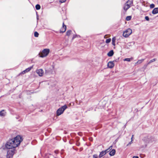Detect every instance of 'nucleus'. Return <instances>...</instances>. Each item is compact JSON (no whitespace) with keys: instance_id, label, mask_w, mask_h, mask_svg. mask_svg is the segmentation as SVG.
<instances>
[{"instance_id":"20e7f679","label":"nucleus","mask_w":158,"mask_h":158,"mask_svg":"<svg viewBox=\"0 0 158 158\" xmlns=\"http://www.w3.org/2000/svg\"><path fill=\"white\" fill-rule=\"evenodd\" d=\"M133 1L132 0H128L124 5L123 9L124 10L126 11L133 4Z\"/></svg>"},{"instance_id":"f03ea898","label":"nucleus","mask_w":158,"mask_h":158,"mask_svg":"<svg viewBox=\"0 0 158 158\" xmlns=\"http://www.w3.org/2000/svg\"><path fill=\"white\" fill-rule=\"evenodd\" d=\"M67 106L65 105L59 108L56 111V116H59L62 114L64 110L67 108Z\"/></svg>"},{"instance_id":"bb28decb","label":"nucleus","mask_w":158,"mask_h":158,"mask_svg":"<svg viewBox=\"0 0 158 158\" xmlns=\"http://www.w3.org/2000/svg\"><path fill=\"white\" fill-rule=\"evenodd\" d=\"M66 0H60V2L61 3H63L65 2Z\"/></svg>"},{"instance_id":"c85d7f7f","label":"nucleus","mask_w":158,"mask_h":158,"mask_svg":"<svg viewBox=\"0 0 158 158\" xmlns=\"http://www.w3.org/2000/svg\"><path fill=\"white\" fill-rule=\"evenodd\" d=\"M132 158H139L138 156H134Z\"/></svg>"},{"instance_id":"412c9836","label":"nucleus","mask_w":158,"mask_h":158,"mask_svg":"<svg viewBox=\"0 0 158 158\" xmlns=\"http://www.w3.org/2000/svg\"><path fill=\"white\" fill-rule=\"evenodd\" d=\"M111 40L110 38L106 40V43H109L110 42Z\"/></svg>"},{"instance_id":"2eb2a0df","label":"nucleus","mask_w":158,"mask_h":158,"mask_svg":"<svg viewBox=\"0 0 158 158\" xmlns=\"http://www.w3.org/2000/svg\"><path fill=\"white\" fill-rule=\"evenodd\" d=\"M72 32V31L71 30L68 31L66 32V35L68 36H69Z\"/></svg>"},{"instance_id":"473e14b6","label":"nucleus","mask_w":158,"mask_h":158,"mask_svg":"<svg viewBox=\"0 0 158 158\" xmlns=\"http://www.w3.org/2000/svg\"><path fill=\"white\" fill-rule=\"evenodd\" d=\"M52 68H53V69H54V66H53Z\"/></svg>"},{"instance_id":"dca6fc26","label":"nucleus","mask_w":158,"mask_h":158,"mask_svg":"<svg viewBox=\"0 0 158 158\" xmlns=\"http://www.w3.org/2000/svg\"><path fill=\"white\" fill-rule=\"evenodd\" d=\"M131 18V16H127L126 18V19L127 21H129L130 20Z\"/></svg>"},{"instance_id":"1a4fd4ad","label":"nucleus","mask_w":158,"mask_h":158,"mask_svg":"<svg viewBox=\"0 0 158 158\" xmlns=\"http://www.w3.org/2000/svg\"><path fill=\"white\" fill-rule=\"evenodd\" d=\"M107 65L109 68L111 69L114 66V64L113 61H110L108 63Z\"/></svg>"},{"instance_id":"7c9ffc66","label":"nucleus","mask_w":158,"mask_h":158,"mask_svg":"<svg viewBox=\"0 0 158 158\" xmlns=\"http://www.w3.org/2000/svg\"><path fill=\"white\" fill-rule=\"evenodd\" d=\"M75 37H76L74 35L73 38V39L75 38Z\"/></svg>"},{"instance_id":"4be33fe9","label":"nucleus","mask_w":158,"mask_h":158,"mask_svg":"<svg viewBox=\"0 0 158 158\" xmlns=\"http://www.w3.org/2000/svg\"><path fill=\"white\" fill-rule=\"evenodd\" d=\"M156 59H152V60H151L148 63V64H150L153 62H154V61H156Z\"/></svg>"},{"instance_id":"2f4dec72","label":"nucleus","mask_w":158,"mask_h":158,"mask_svg":"<svg viewBox=\"0 0 158 158\" xmlns=\"http://www.w3.org/2000/svg\"><path fill=\"white\" fill-rule=\"evenodd\" d=\"M44 49L46 50V49H47V48H45V49Z\"/></svg>"},{"instance_id":"b1692460","label":"nucleus","mask_w":158,"mask_h":158,"mask_svg":"<svg viewBox=\"0 0 158 158\" xmlns=\"http://www.w3.org/2000/svg\"><path fill=\"white\" fill-rule=\"evenodd\" d=\"M155 7V5L153 4H152L150 5V7L151 8H153Z\"/></svg>"},{"instance_id":"a211bd4d","label":"nucleus","mask_w":158,"mask_h":158,"mask_svg":"<svg viewBox=\"0 0 158 158\" xmlns=\"http://www.w3.org/2000/svg\"><path fill=\"white\" fill-rule=\"evenodd\" d=\"M35 8L37 10H40V6L39 4H37L35 6Z\"/></svg>"},{"instance_id":"cd10ccee","label":"nucleus","mask_w":158,"mask_h":158,"mask_svg":"<svg viewBox=\"0 0 158 158\" xmlns=\"http://www.w3.org/2000/svg\"><path fill=\"white\" fill-rule=\"evenodd\" d=\"M132 141H131L127 145V146H128L129 145L131 144L132 143Z\"/></svg>"},{"instance_id":"6ab92c4d","label":"nucleus","mask_w":158,"mask_h":158,"mask_svg":"<svg viewBox=\"0 0 158 158\" xmlns=\"http://www.w3.org/2000/svg\"><path fill=\"white\" fill-rule=\"evenodd\" d=\"M39 33L36 31L35 32L34 35L35 37H38L39 36Z\"/></svg>"},{"instance_id":"f257e3e1","label":"nucleus","mask_w":158,"mask_h":158,"mask_svg":"<svg viewBox=\"0 0 158 158\" xmlns=\"http://www.w3.org/2000/svg\"><path fill=\"white\" fill-rule=\"evenodd\" d=\"M23 139L20 135H18L15 137L10 140L5 144L6 148L9 150L7 152V158H12L15 153V148L18 147Z\"/></svg>"},{"instance_id":"7ed1b4c3","label":"nucleus","mask_w":158,"mask_h":158,"mask_svg":"<svg viewBox=\"0 0 158 158\" xmlns=\"http://www.w3.org/2000/svg\"><path fill=\"white\" fill-rule=\"evenodd\" d=\"M49 52V50H41L39 54V56L42 58L45 57L48 55Z\"/></svg>"},{"instance_id":"393cba45","label":"nucleus","mask_w":158,"mask_h":158,"mask_svg":"<svg viewBox=\"0 0 158 158\" xmlns=\"http://www.w3.org/2000/svg\"><path fill=\"white\" fill-rule=\"evenodd\" d=\"M145 19L147 20V21H149V17L148 16H146L145 17Z\"/></svg>"},{"instance_id":"4468645a","label":"nucleus","mask_w":158,"mask_h":158,"mask_svg":"<svg viewBox=\"0 0 158 158\" xmlns=\"http://www.w3.org/2000/svg\"><path fill=\"white\" fill-rule=\"evenodd\" d=\"M115 153V150L114 149L112 150L110 152L109 154L111 156H114Z\"/></svg>"},{"instance_id":"9d476101","label":"nucleus","mask_w":158,"mask_h":158,"mask_svg":"<svg viewBox=\"0 0 158 158\" xmlns=\"http://www.w3.org/2000/svg\"><path fill=\"white\" fill-rule=\"evenodd\" d=\"M32 67L33 66H32L31 67H30L29 68H28L27 69L25 70H24V71H23L21 73L22 74H24L25 73H27V72H28L32 68Z\"/></svg>"},{"instance_id":"6e6552de","label":"nucleus","mask_w":158,"mask_h":158,"mask_svg":"<svg viewBox=\"0 0 158 158\" xmlns=\"http://www.w3.org/2000/svg\"><path fill=\"white\" fill-rule=\"evenodd\" d=\"M66 29V26L64 24V23H63L62 27L60 29V32L62 33L64 32L65 31Z\"/></svg>"},{"instance_id":"aec40b11","label":"nucleus","mask_w":158,"mask_h":158,"mask_svg":"<svg viewBox=\"0 0 158 158\" xmlns=\"http://www.w3.org/2000/svg\"><path fill=\"white\" fill-rule=\"evenodd\" d=\"M131 59H132V58H131ZM131 58H127L124 59L123 60L124 61H131Z\"/></svg>"},{"instance_id":"c756f323","label":"nucleus","mask_w":158,"mask_h":158,"mask_svg":"<svg viewBox=\"0 0 158 158\" xmlns=\"http://www.w3.org/2000/svg\"><path fill=\"white\" fill-rule=\"evenodd\" d=\"M133 136H134L133 135H132V137L131 138V141H133Z\"/></svg>"},{"instance_id":"39448f33","label":"nucleus","mask_w":158,"mask_h":158,"mask_svg":"<svg viewBox=\"0 0 158 158\" xmlns=\"http://www.w3.org/2000/svg\"><path fill=\"white\" fill-rule=\"evenodd\" d=\"M132 32L131 29L130 28H128L124 32L123 35L125 37H127L132 33Z\"/></svg>"},{"instance_id":"5701e85b","label":"nucleus","mask_w":158,"mask_h":158,"mask_svg":"<svg viewBox=\"0 0 158 158\" xmlns=\"http://www.w3.org/2000/svg\"><path fill=\"white\" fill-rule=\"evenodd\" d=\"M144 60L143 59H142V60H139L137 62V63H138V64H140Z\"/></svg>"},{"instance_id":"423d86ee","label":"nucleus","mask_w":158,"mask_h":158,"mask_svg":"<svg viewBox=\"0 0 158 158\" xmlns=\"http://www.w3.org/2000/svg\"><path fill=\"white\" fill-rule=\"evenodd\" d=\"M112 148V147L111 146L108 149H107V150H106L104 151H102V152H101L99 155V158H101L104 155H105L107 152H109V150H108L111 149Z\"/></svg>"},{"instance_id":"a878e982","label":"nucleus","mask_w":158,"mask_h":158,"mask_svg":"<svg viewBox=\"0 0 158 158\" xmlns=\"http://www.w3.org/2000/svg\"><path fill=\"white\" fill-rule=\"evenodd\" d=\"M98 156L96 154L94 155L93 156V158H98Z\"/></svg>"},{"instance_id":"f3484780","label":"nucleus","mask_w":158,"mask_h":158,"mask_svg":"<svg viewBox=\"0 0 158 158\" xmlns=\"http://www.w3.org/2000/svg\"><path fill=\"white\" fill-rule=\"evenodd\" d=\"M115 38H113L112 39V44L114 46L115 44Z\"/></svg>"},{"instance_id":"0eeeda50","label":"nucleus","mask_w":158,"mask_h":158,"mask_svg":"<svg viewBox=\"0 0 158 158\" xmlns=\"http://www.w3.org/2000/svg\"><path fill=\"white\" fill-rule=\"evenodd\" d=\"M36 72L40 77L42 76L44 74L43 70L41 69L37 70Z\"/></svg>"},{"instance_id":"f8f14e48","label":"nucleus","mask_w":158,"mask_h":158,"mask_svg":"<svg viewBox=\"0 0 158 158\" xmlns=\"http://www.w3.org/2000/svg\"><path fill=\"white\" fill-rule=\"evenodd\" d=\"M152 13L153 14H155L158 13V7L152 10Z\"/></svg>"},{"instance_id":"9b49d317","label":"nucleus","mask_w":158,"mask_h":158,"mask_svg":"<svg viewBox=\"0 0 158 158\" xmlns=\"http://www.w3.org/2000/svg\"><path fill=\"white\" fill-rule=\"evenodd\" d=\"M6 112L4 110H2L0 112V116H4L5 115Z\"/></svg>"},{"instance_id":"ddd939ff","label":"nucleus","mask_w":158,"mask_h":158,"mask_svg":"<svg viewBox=\"0 0 158 158\" xmlns=\"http://www.w3.org/2000/svg\"><path fill=\"white\" fill-rule=\"evenodd\" d=\"M114 52L113 50H111L107 54L109 57L112 56L114 54Z\"/></svg>"}]
</instances>
